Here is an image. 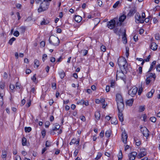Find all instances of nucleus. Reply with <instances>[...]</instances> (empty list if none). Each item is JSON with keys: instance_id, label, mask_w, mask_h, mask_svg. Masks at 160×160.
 Returning <instances> with one entry per match:
<instances>
[{"instance_id": "nucleus-7", "label": "nucleus", "mask_w": 160, "mask_h": 160, "mask_svg": "<svg viewBox=\"0 0 160 160\" xmlns=\"http://www.w3.org/2000/svg\"><path fill=\"white\" fill-rule=\"evenodd\" d=\"M141 131L144 136L146 137H148L149 135V131L145 127L141 128Z\"/></svg>"}, {"instance_id": "nucleus-10", "label": "nucleus", "mask_w": 160, "mask_h": 160, "mask_svg": "<svg viewBox=\"0 0 160 160\" xmlns=\"http://www.w3.org/2000/svg\"><path fill=\"white\" fill-rule=\"evenodd\" d=\"M128 137V135L124 131L122 132V142L125 144H126L127 143Z\"/></svg>"}, {"instance_id": "nucleus-28", "label": "nucleus", "mask_w": 160, "mask_h": 160, "mask_svg": "<svg viewBox=\"0 0 160 160\" xmlns=\"http://www.w3.org/2000/svg\"><path fill=\"white\" fill-rule=\"evenodd\" d=\"M59 74L60 77L61 79H62L64 78L65 75V73L63 71H62L59 72Z\"/></svg>"}, {"instance_id": "nucleus-13", "label": "nucleus", "mask_w": 160, "mask_h": 160, "mask_svg": "<svg viewBox=\"0 0 160 160\" xmlns=\"http://www.w3.org/2000/svg\"><path fill=\"white\" fill-rule=\"evenodd\" d=\"M116 101L117 102H122L123 101L122 96L119 93H118L116 95Z\"/></svg>"}, {"instance_id": "nucleus-22", "label": "nucleus", "mask_w": 160, "mask_h": 160, "mask_svg": "<svg viewBox=\"0 0 160 160\" xmlns=\"http://www.w3.org/2000/svg\"><path fill=\"white\" fill-rule=\"evenodd\" d=\"M126 36V32H124L123 33V37L122 38V40L123 41V43H126L127 42Z\"/></svg>"}, {"instance_id": "nucleus-23", "label": "nucleus", "mask_w": 160, "mask_h": 160, "mask_svg": "<svg viewBox=\"0 0 160 160\" xmlns=\"http://www.w3.org/2000/svg\"><path fill=\"white\" fill-rule=\"evenodd\" d=\"M95 115L96 118L97 120H98L99 119L100 117V114L99 112H96L95 113Z\"/></svg>"}, {"instance_id": "nucleus-32", "label": "nucleus", "mask_w": 160, "mask_h": 160, "mask_svg": "<svg viewBox=\"0 0 160 160\" xmlns=\"http://www.w3.org/2000/svg\"><path fill=\"white\" fill-rule=\"evenodd\" d=\"M16 40V39L14 38H12L10 40H9L8 42V43L11 45L12 44L13 42L14 41Z\"/></svg>"}, {"instance_id": "nucleus-16", "label": "nucleus", "mask_w": 160, "mask_h": 160, "mask_svg": "<svg viewBox=\"0 0 160 160\" xmlns=\"http://www.w3.org/2000/svg\"><path fill=\"white\" fill-rule=\"evenodd\" d=\"M122 111L118 112V117L119 120L121 122L123 121V114L122 113Z\"/></svg>"}, {"instance_id": "nucleus-58", "label": "nucleus", "mask_w": 160, "mask_h": 160, "mask_svg": "<svg viewBox=\"0 0 160 160\" xmlns=\"http://www.w3.org/2000/svg\"><path fill=\"white\" fill-rule=\"evenodd\" d=\"M78 104H83L84 103V101L83 99H82L79 102H77Z\"/></svg>"}, {"instance_id": "nucleus-19", "label": "nucleus", "mask_w": 160, "mask_h": 160, "mask_svg": "<svg viewBox=\"0 0 160 160\" xmlns=\"http://www.w3.org/2000/svg\"><path fill=\"white\" fill-rule=\"evenodd\" d=\"M154 91V89H152L150 92H148L147 94V96L148 98H150L152 97Z\"/></svg>"}, {"instance_id": "nucleus-62", "label": "nucleus", "mask_w": 160, "mask_h": 160, "mask_svg": "<svg viewBox=\"0 0 160 160\" xmlns=\"http://www.w3.org/2000/svg\"><path fill=\"white\" fill-rule=\"evenodd\" d=\"M100 103H105V100L104 98H101L100 99Z\"/></svg>"}, {"instance_id": "nucleus-44", "label": "nucleus", "mask_w": 160, "mask_h": 160, "mask_svg": "<svg viewBox=\"0 0 160 160\" xmlns=\"http://www.w3.org/2000/svg\"><path fill=\"white\" fill-rule=\"evenodd\" d=\"M118 158H122V155L121 150H120L118 153Z\"/></svg>"}, {"instance_id": "nucleus-15", "label": "nucleus", "mask_w": 160, "mask_h": 160, "mask_svg": "<svg viewBox=\"0 0 160 160\" xmlns=\"http://www.w3.org/2000/svg\"><path fill=\"white\" fill-rule=\"evenodd\" d=\"M158 45L155 42H152L150 46V47L153 50H156L157 49Z\"/></svg>"}, {"instance_id": "nucleus-3", "label": "nucleus", "mask_w": 160, "mask_h": 160, "mask_svg": "<svg viewBox=\"0 0 160 160\" xmlns=\"http://www.w3.org/2000/svg\"><path fill=\"white\" fill-rule=\"evenodd\" d=\"M49 43L54 46H57L59 43V40L58 38L54 36H51L49 39Z\"/></svg>"}, {"instance_id": "nucleus-4", "label": "nucleus", "mask_w": 160, "mask_h": 160, "mask_svg": "<svg viewBox=\"0 0 160 160\" xmlns=\"http://www.w3.org/2000/svg\"><path fill=\"white\" fill-rule=\"evenodd\" d=\"M140 152L137 155V157L138 159H140L147 155L146 149L144 148L140 149Z\"/></svg>"}, {"instance_id": "nucleus-56", "label": "nucleus", "mask_w": 160, "mask_h": 160, "mask_svg": "<svg viewBox=\"0 0 160 160\" xmlns=\"http://www.w3.org/2000/svg\"><path fill=\"white\" fill-rule=\"evenodd\" d=\"M142 87H141L139 88V90L138 91V94L140 95L141 94L142 91Z\"/></svg>"}, {"instance_id": "nucleus-54", "label": "nucleus", "mask_w": 160, "mask_h": 160, "mask_svg": "<svg viewBox=\"0 0 160 160\" xmlns=\"http://www.w3.org/2000/svg\"><path fill=\"white\" fill-rule=\"evenodd\" d=\"M114 32L116 34H119V29L118 28H116L114 30Z\"/></svg>"}, {"instance_id": "nucleus-5", "label": "nucleus", "mask_w": 160, "mask_h": 160, "mask_svg": "<svg viewBox=\"0 0 160 160\" xmlns=\"http://www.w3.org/2000/svg\"><path fill=\"white\" fill-rule=\"evenodd\" d=\"M138 88L136 87H133L128 91V93L129 95L133 97L137 93Z\"/></svg>"}, {"instance_id": "nucleus-47", "label": "nucleus", "mask_w": 160, "mask_h": 160, "mask_svg": "<svg viewBox=\"0 0 160 160\" xmlns=\"http://www.w3.org/2000/svg\"><path fill=\"white\" fill-rule=\"evenodd\" d=\"M19 34V32L18 31H15L13 33V35L16 37H18Z\"/></svg>"}, {"instance_id": "nucleus-9", "label": "nucleus", "mask_w": 160, "mask_h": 160, "mask_svg": "<svg viewBox=\"0 0 160 160\" xmlns=\"http://www.w3.org/2000/svg\"><path fill=\"white\" fill-rule=\"evenodd\" d=\"M126 18V16L123 15L121 16L119 18V21L117 23V26H120L122 25V23L123 22Z\"/></svg>"}, {"instance_id": "nucleus-26", "label": "nucleus", "mask_w": 160, "mask_h": 160, "mask_svg": "<svg viewBox=\"0 0 160 160\" xmlns=\"http://www.w3.org/2000/svg\"><path fill=\"white\" fill-rule=\"evenodd\" d=\"M111 122L112 124H114L115 125L118 123V121L115 118H112L111 120Z\"/></svg>"}, {"instance_id": "nucleus-55", "label": "nucleus", "mask_w": 160, "mask_h": 160, "mask_svg": "<svg viewBox=\"0 0 160 160\" xmlns=\"http://www.w3.org/2000/svg\"><path fill=\"white\" fill-rule=\"evenodd\" d=\"M47 57V55L46 54H44L43 55L42 58V60L43 62H44L45 60V58H46Z\"/></svg>"}, {"instance_id": "nucleus-36", "label": "nucleus", "mask_w": 160, "mask_h": 160, "mask_svg": "<svg viewBox=\"0 0 160 160\" xmlns=\"http://www.w3.org/2000/svg\"><path fill=\"white\" fill-rule=\"evenodd\" d=\"M105 136L107 138L110 137V132L109 131H107L105 133Z\"/></svg>"}, {"instance_id": "nucleus-17", "label": "nucleus", "mask_w": 160, "mask_h": 160, "mask_svg": "<svg viewBox=\"0 0 160 160\" xmlns=\"http://www.w3.org/2000/svg\"><path fill=\"white\" fill-rule=\"evenodd\" d=\"M79 139H78L77 140L76 139H72L70 143V144L71 145L72 144H76L77 145H79Z\"/></svg>"}, {"instance_id": "nucleus-14", "label": "nucleus", "mask_w": 160, "mask_h": 160, "mask_svg": "<svg viewBox=\"0 0 160 160\" xmlns=\"http://www.w3.org/2000/svg\"><path fill=\"white\" fill-rule=\"evenodd\" d=\"M146 77L148 78H149L151 79V78H153L154 79V81L155 80L156 78V76L155 74L154 73H150L148 74L147 75Z\"/></svg>"}, {"instance_id": "nucleus-25", "label": "nucleus", "mask_w": 160, "mask_h": 160, "mask_svg": "<svg viewBox=\"0 0 160 160\" xmlns=\"http://www.w3.org/2000/svg\"><path fill=\"white\" fill-rule=\"evenodd\" d=\"M7 157V152L4 150L2 151V157L3 159Z\"/></svg>"}, {"instance_id": "nucleus-31", "label": "nucleus", "mask_w": 160, "mask_h": 160, "mask_svg": "<svg viewBox=\"0 0 160 160\" xmlns=\"http://www.w3.org/2000/svg\"><path fill=\"white\" fill-rule=\"evenodd\" d=\"M102 156V154L100 152H98L97 156L95 158L96 160H98L100 159Z\"/></svg>"}, {"instance_id": "nucleus-43", "label": "nucleus", "mask_w": 160, "mask_h": 160, "mask_svg": "<svg viewBox=\"0 0 160 160\" xmlns=\"http://www.w3.org/2000/svg\"><path fill=\"white\" fill-rule=\"evenodd\" d=\"M151 80V79L148 78L147 77L146 79V84L148 85L150 83Z\"/></svg>"}, {"instance_id": "nucleus-6", "label": "nucleus", "mask_w": 160, "mask_h": 160, "mask_svg": "<svg viewBox=\"0 0 160 160\" xmlns=\"http://www.w3.org/2000/svg\"><path fill=\"white\" fill-rule=\"evenodd\" d=\"M135 21L137 23H143L144 21L141 19L140 15L138 13H136L135 15Z\"/></svg>"}, {"instance_id": "nucleus-64", "label": "nucleus", "mask_w": 160, "mask_h": 160, "mask_svg": "<svg viewBox=\"0 0 160 160\" xmlns=\"http://www.w3.org/2000/svg\"><path fill=\"white\" fill-rule=\"evenodd\" d=\"M156 70L157 71L160 72V64L157 67Z\"/></svg>"}, {"instance_id": "nucleus-29", "label": "nucleus", "mask_w": 160, "mask_h": 160, "mask_svg": "<svg viewBox=\"0 0 160 160\" xmlns=\"http://www.w3.org/2000/svg\"><path fill=\"white\" fill-rule=\"evenodd\" d=\"M49 21L48 20H44L41 22V25H46L49 23Z\"/></svg>"}, {"instance_id": "nucleus-27", "label": "nucleus", "mask_w": 160, "mask_h": 160, "mask_svg": "<svg viewBox=\"0 0 160 160\" xmlns=\"http://www.w3.org/2000/svg\"><path fill=\"white\" fill-rule=\"evenodd\" d=\"M22 145L23 146H25L26 144L27 139L25 137H23L22 139Z\"/></svg>"}, {"instance_id": "nucleus-21", "label": "nucleus", "mask_w": 160, "mask_h": 160, "mask_svg": "<svg viewBox=\"0 0 160 160\" xmlns=\"http://www.w3.org/2000/svg\"><path fill=\"white\" fill-rule=\"evenodd\" d=\"M136 11L135 9H132L128 13V15L130 17L134 15V14L135 13Z\"/></svg>"}, {"instance_id": "nucleus-34", "label": "nucleus", "mask_w": 160, "mask_h": 160, "mask_svg": "<svg viewBox=\"0 0 160 160\" xmlns=\"http://www.w3.org/2000/svg\"><path fill=\"white\" fill-rule=\"evenodd\" d=\"M31 130V128L30 127H25V131L26 132H29Z\"/></svg>"}, {"instance_id": "nucleus-12", "label": "nucleus", "mask_w": 160, "mask_h": 160, "mask_svg": "<svg viewBox=\"0 0 160 160\" xmlns=\"http://www.w3.org/2000/svg\"><path fill=\"white\" fill-rule=\"evenodd\" d=\"M137 154V152H133L128 155V157L130 160H134L135 159L136 157Z\"/></svg>"}, {"instance_id": "nucleus-53", "label": "nucleus", "mask_w": 160, "mask_h": 160, "mask_svg": "<svg viewBox=\"0 0 160 160\" xmlns=\"http://www.w3.org/2000/svg\"><path fill=\"white\" fill-rule=\"evenodd\" d=\"M80 119L83 122L85 121L86 119L85 117L83 116H80Z\"/></svg>"}, {"instance_id": "nucleus-38", "label": "nucleus", "mask_w": 160, "mask_h": 160, "mask_svg": "<svg viewBox=\"0 0 160 160\" xmlns=\"http://www.w3.org/2000/svg\"><path fill=\"white\" fill-rule=\"evenodd\" d=\"M0 88L2 89H3L4 88L5 85L4 83L3 82H0Z\"/></svg>"}, {"instance_id": "nucleus-46", "label": "nucleus", "mask_w": 160, "mask_h": 160, "mask_svg": "<svg viewBox=\"0 0 160 160\" xmlns=\"http://www.w3.org/2000/svg\"><path fill=\"white\" fill-rule=\"evenodd\" d=\"M36 74H35L32 77V80L34 82H35L36 80Z\"/></svg>"}, {"instance_id": "nucleus-48", "label": "nucleus", "mask_w": 160, "mask_h": 160, "mask_svg": "<svg viewBox=\"0 0 160 160\" xmlns=\"http://www.w3.org/2000/svg\"><path fill=\"white\" fill-rule=\"evenodd\" d=\"M115 84V82L114 80H112L111 81V87H113L114 86Z\"/></svg>"}, {"instance_id": "nucleus-35", "label": "nucleus", "mask_w": 160, "mask_h": 160, "mask_svg": "<svg viewBox=\"0 0 160 160\" xmlns=\"http://www.w3.org/2000/svg\"><path fill=\"white\" fill-rule=\"evenodd\" d=\"M150 120L152 122H155L156 120V118L154 117H152L150 118Z\"/></svg>"}, {"instance_id": "nucleus-57", "label": "nucleus", "mask_w": 160, "mask_h": 160, "mask_svg": "<svg viewBox=\"0 0 160 160\" xmlns=\"http://www.w3.org/2000/svg\"><path fill=\"white\" fill-rule=\"evenodd\" d=\"M123 74L122 71V70H121L120 71H117L116 73V77H117L118 75L119 74Z\"/></svg>"}, {"instance_id": "nucleus-50", "label": "nucleus", "mask_w": 160, "mask_h": 160, "mask_svg": "<svg viewBox=\"0 0 160 160\" xmlns=\"http://www.w3.org/2000/svg\"><path fill=\"white\" fill-rule=\"evenodd\" d=\"M101 50L103 52H105L106 50V47L104 45H102L101 47Z\"/></svg>"}, {"instance_id": "nucleus-45", "label": "nucleus", "mask_w": 160, "mask_h": 160, "mask_svg": "<svg viewBox=\"0 0 160 160\" xmlns=\"http://www.w3.org/2000/svg\"><path fill=\"white\" fill-rule=\"evenodd\" d=\"M81 52L83 53V56H85L87 54L88 51L86 50H83L81 51Z\"/></svg>"}, {"instance_id": "nucleus-61", "label": "nucleus", "mask_w": 160, "mask_h": 160, "mask_svg": "<svg viewBox=\"0 0 160 160\" xmlns=\"http://www.w3.org/2000/svg\"><path fill=\"white\" fill-rule=\"evenodd\" d=\"M155 38L157 40H158L160 39V36L159 34H156L155 36Z\"/></svg>"}, {"instance_id": "nucleus-37", "label": "nucleus", "mask_w": 160, "mask_h": 160, "mask_svg": "<svg viewBox=\"0 0 160 160\" xmlns=\"http://www.w3.org/2000/svg\"><path fill=\"white\" fill-rule=\"evenodd\" d=\"M51 146V144L50 142L48 141H47L45 143V146L47 148V147H49Z\"/></svg>"}, {"instance_id": "nucleus-41", "label": "nucleus", "mask_w": 160, "mask_h": 160, "mask_svg": "<svg viewBox=\"0 0 160 160\" xmlns=\"http://www.w3.org/2000/svg\"><path fill=\"white\" fill-rule=\"evenodd\" d=\"M120 3L119 1H117L113 5V7L114 8H117Z\"/></svg>"}, {"instance_id": "nucleus-63", "label": "nucleus", "mask_w": 160, "mask_h": 160, "mask_svg": "<svg viewBox=\"0 0 160 160\" xmlns=\"http://www.w3.org/2000/svg\"><path fill=\"white\" fill-rule=\"evenodd\" d=\"M106 91L107 92H108L110 91V86H107L106 88Z\"/></svg>"}, {"instance_id": "nucleus-30", "label": "nucleus", "mask_w": 160, "mask_h": 160, "mask_svg": "<svg viewBox=\"0 0 160 160\" xmlns=\"http://www.w3.org/2000/svg\"><path fill=\"white\" fill-rule=\"evenodd\" d=\"M126 56L127 58H128L129 55V48L128 47L126 48Z\"/></svg>"}, {"instance_id": "nucleus-33", "label": "nucleus", "mask_w": 160, "mask_h": 160, "mask_svg": "<svg viewBox=\"0 0 160 160\" xmlns=\"http://www.w3.org/2000/svg\"><path fill=\"white\" fill-rule=\"evenodd\" d=\"M34 65H36L37 68H38L39 65V61L38 60L35 59L34 61Z\"/></svg>"}, {"instance_id": "nucleus-24", "label": "nucleus", "mask_w": 160, "mask_h": 160, "mask_svg": "<svg viewBox=\"0 0 160 160\" xmlns=\"http://www.w3.org/2000/svg\"><path fill=\"white\" fill-rule=\"evenodd\" d=\"M60 126L57 123L55 124V126L54 128H53L52 131H56L59 130L60 128Z\"/></svg>"}, {"instance_id": "nucleus-40", "label": "nucleus", "mask_w": 160, "mask_h": 160, "mask_svg": "<svg viewBox=\"0 0 160 160\" xmlns=\"http://www.w3.org/2000/svg\"><path fill=\"white\" fill-rule=\"evenodd\" d=\"M0 102H1V105H2L3 103V96H2L1 95V94L0 93Z\"/></svg>"}, {"instance_id": "nucleus-60", "label": "nucleus", "mask_w": 160, "mask_h": 160, "mask_svg": "<svg viewBox=\"0 0 160 160\" xmlns=\"http://www.w3.org/2000/svg\"><path fill=\"white\" fill-rule=\"evenodd\" d=\"M104 131H102L99 134V136L101 138H102L104 136Z\"/></svg>"}, {"instance_id": "nucleus-8", "label": "nucleus", "mask_w": 160, "mask_h": 160, "mask_svg": "<svg viewBox=\"0 0 160 160\" xmlns=\"http://www.w3.org/2000/svg\"><path fill=\"white\" fill-rule=\"evenodd\" d=\"M116 22L115 20H111L107 24L108 27L110 29H112L115 27Z\"/></svg>"}, {"instance_id": "nucleus-11", "label": "nucleus", "mask_w": 160, "mask_h": 160, "mask_svg": "<svg viewBox=\"0 0 160 160\" xmlns=\"http://www.w3.org/2000/svg\"><path fill=\"white\" fill-rule=\"evenodd\" d=\"M117 103L118 112L122 111V110L124 109V104L123 101L122 102H120Z\"/></svg>"}, {"instance_id": "nucleus-59", "label": "nucleus", "mask_w": 160, "mask_h": 160, "mask_svg": "<svg viewBox=\"0 0 160 160\" xmlns=\"http://www.w3.org/2000/svg\"><path fill=\"white\" fill-rule=\"evenodd\" d=\"M133 39L134 40V41L135 42H137L138 40V36L136 35H135L133 37Z\"/></svg>"}, {"instance_id": "nucleus-2", "label": "nucleus", "mask_w": 160, "mask_h": 160, "mask_svg": "<svg viewBox=\"0 0 160 160\" xmlns=\"http://www.w3.org/2000/svg\"><path fill=\"white\" fill-rule=\"evenodd\" d=\"M118 64L120 68L126 69L128 67V63L125 58L121 57L118 58Z\"/></svg>"}, {"instance_id": "nucleus-1", "label": "nucleus", "mask_w": 160, "mask_h": 160, "mask_svg": "<svg viewBox=\"0 0 160 160\" xmlns=\"http://www.w3.org/2000/svg\"><path fill=\"white\" fill-rule=\"evenodd\" d=\"M49 5V2L48 0H44L41 3L39 8L38 9V12L44 11L48 8Z\"/></svg>"}, {"instance_id": "nucleus-20", "label": "nucleus", "mask_w": 160, "mask_h": 160, "mask_svg": "<svg viewBox=\"0 0 160 160\" xmlns=\"http://www.w3.org/2000/svg\"><path fill=\"white\" fill-rule=\"evenodd\" d=\"M75 21L78 22H80L82 19V17L78 15H76L75 16Z\"/></svg>"}, {"instance_id": "nucleus-18", "label": "nucleus", "mask_w": 160, "mask_h": 160, "mask_svg": "<svg viewBox=\"0 0 160 160\" xmlns=\"http://www.w3.org/2000/svg\"><path fill=\"white\" fill-rule=\"evenodd\" d=\"M134 101V99L132 98L131 99H130L128 100H127L126 101V104L127 105L131 106L132 105L133 102Z\"/></svg>"}, {"instance_id": "nucleus-39", "label": "nucleus", "mask_w": 160, "mask_h": 160, "mask_svg": "<svg viewBox=\"0 0 160 160\" xmlns=\"http://www.w3.org/2000/svg\"><path fill=\"white\" fill-rule=\"evenodd\" d=\"M52 88L54 90H55L56 88V85L55 82H53L52 83Z\"/></svg>"}, {"instance_id": "nucleus-49", "label": "nucleus", "mask_w": 160, "mask_h": 160, "mask_svg": "<svg viewBox=\"0 0 160 160\" xmlns=\"http://www.w3.org/2000/svg\"><path fill=\"white\" fill-rule=\"evenodd\" d=\"M50 125V122L48 121H47L45 122V126L46 128H48Z\"/></svg>"}, {"instance_id": "nucleus-52", "label": "nucleus", "mask_w": 160, "mask_h": 160, "mask_svg": "<svg viewBox=\"0 0 160 160\" xmlns=\"http://www.w3.org/2000/svg\"><path fill=\"white\" fill-rule=\"evenodd\" d=\"M150 57H151V56L150 55H149V56H148V57L146 59H143V60L145 62H148L149 61V60H150Z\"/></svg>"}, {"instance_id": "nucleus-42", "label": "nucleus", "mask_w": 160, "mask_h": 160, "mask_svg": "<svg viewBox=\"0 0 160 160\" xmlns=\"http://www.w3.org/2000/svg\"><path fill=\"white\" fill-rule=\"evenodd\" d=\"M145 108L144 106H140L139 108V111L140 112H143L145 110Z\"/></svg>"}, {"instance_id": "nucleus-51", "label": "nucleus", "mask_w": 160, "mask_h": 160, "mask_svg": "<svg viewBox=\"0 0 160 160\" xmlns=\"http://www.w3.org/2000/svg\"><path fill=\"white\" fill-rule=\"evenodd\" d=\"M151 18V17L150 16L147 18H146L144 20L145 22H148L149 21L150 18Z\"/></svg>"}]
</instances>
